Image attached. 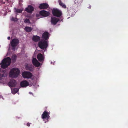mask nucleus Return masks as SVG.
Listing matches in <instances>:
<instances>
[{
	"mask_svg": "<svg viewBox=\"0 0 128 128\" xmlns=\"http://www.w3.org/2000/svg\"><path fill=\"white\" fill-rule=\"evenodd\" d=\"M11 62V59L9 57L4 59L0 63L1 67L3 69H5L10 65Z\"/></svg>",
	"mask_w": 128,
	"mask_h": 128,
	"instance_id": "f257e3e1",
	"label": "nucleus"
},
{
	"mask_svg": "<svg viewBox=\"0 0 128 128\" xmlns=\"http://www.w3.org/2000/svg\"><path fill=\"white\" fill-rule=\"evenodd\" d=\"M20 70L16 68H14L12 69L10 72V77L15 78L18 76L19 74Z\"/></svg>",
	"mask_w": 128,
	"mask_h": 128,
	"instance_id": "f03ea898",
	"label": "nucleus"
},
{
	"mask_svg": "<svg viewBox=\"0 0 128 128\" xmlns=\"http://www.w3.org/2000/svg\"><path fill=\"white\" fill-rule=\"evenodd\" d=\"M50 14L49 12L46 11L44 10L40 11L38 14H36V16L38 18L45 17L49 16Z\"/></svg>",
	"mask_w": 128,
	"mask_h": 128,
	"instance_id": "7ed1b4c3",
	"label": "nucleus"
},
{
	"mask_svg": "<svg viewBox=\"0 0 128 128\" xmlns=\"http://www.w3.org/2000/svg\"><path fill=\"white\" fill-rule=\"evenodd\" d=\"M38 45L39 47L41 49H46L48 46V40H42L38 42Z\"/></svg>",
	"mask_w": 128,
	"mask_h": 128,
	"instance_id": "20e7f679",
	"label": "nucleus"
},
{
	"mask_svg": "<svg viewBox=\"0 0 128 128\" xmlns=\"http://www.w3.org/2000/svg\"><path fill=\"white\" fill-rule=\"evenodd\" d=\"M53 16L57 17H60L62 14V12L57 8H54L52 11Z\"/></svg>",
	"mask_w": 128,
	"mask_h": 128,
	"instance_id": "39448f33",
	"label": "nucleus"
},
{
	"mask_svg": "<svg viewBox=\"0 0 128 128\" xmlns=\"http://www.w3.org/2000/svg\"><path fill=\"white\" fill-rule=\"evenodd\" d=\"M19 42V40L17 38L13 39L11 41L10 44L13 50L15 49V47L18 44Z\"/></svg>",
	"mask_w": 128,
	"mask_h": 128,
	"instance_id": "423d86ee",
	"label": "nucleus"
},
{
	"mask_svg": "<svg viewBox=\"0 0 128 128\" xmlns=\"http://www.w3.org/2000/svg\"><path fill=\"white\" fill-rule=\"evenodd\" d=\"M22 75L24 78H30L32 76V74L30 72L27 71L22 72Z\"/></svg>",
	"mask_w": 128,
	"mask_h": 128,
	"instance_id": "0eeeda50",
	"label": "nucleus"
},
{
	"mask_svg": "<svg viewBox=\"0 0 128 128\" xmlns=\"http://www.w3.org/2000/svg\"><path fill=\"white\" fill-rule=\"evenodd\" d=\"M50 112L46 111H45L43 112L42 115V118L44 120L45 119H46L48 120L50 117Z\"/></svg>",
	"mask_w": 128,
	"mask_h": 128,
	"instance_id": "6e6552de",
	"label": "nucleus"
},
{
	"mask_svg": "<svg viewBox=\"0 0 128 128\" xmlns=\"http://www.w3.org/2000/svg\"><path fill=\"white\" fill-rule=\"evenodd\" d=\"M49 7V5L48 4L43 3L40 4L38 8L40 9L44 10L47 9Z\"/></svg>",
	"mask_w": 128,
	"mask_h": 128,
	"instance_id": "1a4fd4ad",
	"label": "nucleus"
},
{
	"mask_svg": "<svg viewBox=\"0 0 128 128\" xmlns=\"http://www.w3.org/2000/svg\"><path fill=\"white\" fill-rule=\"evenodd\" d=\"M34 9V8L31 5H29L27 7L25 8V10L27 12L31 13L33 12Z\"/></svg>",
	"mask_w": 128,
	"mask_h": 128,
	"instance_id": "9d476101",
	"label": "nucleus"
},
{
	"mask_svg": "<svg viewBox=\"0 0 128 128\" xmlns=\"http://www.w3.org/2000/svg\"><path fill=\"white\" fill-rule=\"evenodd\" d=\"M37 58L39 61L40 62H43L44 61V55H43L41 53H39L37 55Z\"/></svg>",
	"mask_w": 128,
	"mask_h": 128,
	"instance_id": "9b49d317",
	"label": "nucleus"
},
{
	"mask_svg": "<svg viewBox=\"0 0 128 128\" xmlns=\"http://www.w3.org/2000/svg\"><path fill=\"white\" fill-rule=\"evenodd\" d=\"M16 82L14 79L11 80L8 83L10 87H14L16 86Z\"/></svg>",
	"mask_w": 128,
	"mask_h": 128,
	"instance_id": "f8f14e48",
	"label": "nucleus"
},
{
	"mask_svg": "<svg viewBox=\"0 0 128 128\" xmlns=\"http://www.w3.org/2000/svg\"><path fill=\"white\" fill-rule=\"evenodd\" d=\"M51 22L54 25H56L60 20L58 18L52 17L51 18Z\"/></svg>",
	"mask_w": 128,
	"mask_h": 128,
	"instance_id": "ddd939ff",
	"label": "nucleus"
},
{
	"mask_svg": "<svg viewBox=\"0 0 128 128\" xmlns=\"http://www.w3.org/2000/svg\"><path fill=\"white\" fill-rule=\"evenodd\" d=\"M20 86L21 87L24 88L29 85V83L26 80H23L20 82Z\"/></svg>",
	"mask_w": 128,
	"mask_h": 128,
	"instance_id": "4468645a",
	"label": "nucleus"
},
{
	"mask_svg": "<svg viewBox=\"0 0 128 128\" xmlns=\"http://www.w3.org/2000/svg\"><path fill=\"white\" fill-rule=\"evenodd\" d=\"M32 63L36 67L39 66L40 64L37 60L36 58H33Z\"/></svg>",
	"mask_w": 128,
	"mask_h": 128,
	"instance_id": "2eb2a0df",
	"label": "nucleus"
},
{
	"mask_svg": "<svg viewBox=\"0 0 128 128\" xmlns=\"http://www.w3.org/2000/svg\"><path fill=\"white\" fill-rule=\"evenodd\" d=\"M49 33L47 32H45L44 33L42 36V38L44 40H48L49 38Z\"/></svg>",
	"mask_w": 128,
	"mask_h": 128,
	"instance_id": "dca6fc26",
	"label": "nucleus"
},
{
	"mask_svg": "<svg viewBox=\"0 0 128 128\" xmlns=\"http://www.w3.org/2000/svg\"><path fill=\"white\" fill-rule=\"evenodd\" d=\"M40 39V37L37 35L34 36L32 38V40L35 42H37L39 41Z\"/></svg>",
	"mask_w": 128,
	"mask_h": 128,
	"instance_id": "f3484780",
	"label": "nucleus"
},
{
	"mask_svg": "<svg viewBox=\"0 0 128 128\" xmlns=\"http://www.w3.org/2000/svg\"><path fill=\"white\" fill-rule=\"evenodd\" d=\"M25 68L26 70H29L30 71H32L33 70V69L32 68V66L30 64H27L25 66Z\"/></svg>",
	"mask_w": 128,
	"mask_h": 128,
	"instance_id": "a211bd4d",
	"label": "nucleus"
},
{
	"mask_svg": "<svg viewBox=\"0 0 128 128\" xmlns=\"http://www.w3.org/2000/svg\"><path fill=\"white\" fill-rule=\"evenodd\" d=\"M82 1V0H75L74 2L78 6H80Z\"/></svg>",
	"mask_w": 128,
	"mask_h": 128,
	"instance_id": "6ab92c4d",
	"label": "nucleus"
},
{
	"mask_svg": "<svg viewBox=\"0 0 128 128\" xmlns=\"http://www.w3.org/2000/svg\"><path fill=\"white\" fill-rule=\"evenodd\" d=\"M59 5L62 6V8H66V5L63 3L62 2L61 0H59L58 1Z\"/></svg>",
	"mask_w": 128,
	"mask_h": 128,
	"instance_id": "aec40b11",
	"label": "nucleus"
},
{
	"mask_svg": "<svg viewBox=\"0 0 128 128\" xmlns=\"http://www.w3.org/2000/svg\"><path fill=\"white\" fill-rule=\"evenodd\" d=\"M24 30L26 32H29L31 31L32 28L31 27L26 26Z\"/></svg>",
	"mask_w": 128,
	"mask_h": 128,
	"instance_id": "412c9836",
	"label": "nucleus"
},
{
	"mask_svg": "<svg viewBox=\"0 0 128 128\" xmlns=\"http://www.w3.org/2000/svg\"><path fill=\"white\" fill-rule=\"evenodd\" d=\"M14 9L16 14L21 13L22 12V10L21 9H18L16 8H14Z\"/></svg>",
	"mask_w": 128,
	"mask_h": 128,
	"instance_id": "4be33fe9",
	"label": "nucleus"
},
{
	"mask_svg": "<svg viewBox=\"0 0 128 128\" xmlns=\"http://www.w3.org/2000/svg\"><path fill=\"white\" fill-rule=\"evenodd\" d=\"M19 90L18 88H14L12 90V94H15L17 93Z\"/></svg>",
	"mask_w": 128,
	"mask_h": 128,
	"instance_id": "5701e85b",
	"label": "nucleus"
},
{
	"mask_svg": "<svg viewBox=\"0 0 128 128\" xmlns=\"http://www.w3.org/2000/svg\"><path fill=\"white\" fill-rule=\"evenodd\" d=\"M24 22L26 24L28 23L30 24L31 23L29 20L27 18L25 19Z\"/></svg>",
	"mask_w": 128,
	"mask_h": 128,
	"instance_id": "b1692460",
	"label": "nucleus"
},
{
	"mask_svg": "<svg viewBox=\"0 0 128 128\" xmlns=\"http://www.w3.org/2000/svg\"><path fill=\"white\" fill-rule=\"evenodd\" d=\"M11 20L14 22L17 21L18 20L17 18H14L13 17H12L11 19Z\"/></svg>",
	"mask_w": 128,
	"mask_h": 128,
	"instance_id": "393cba45",
	"label": "nucleus"
},
{
	"mask_svg": "<svg viewBox=\"0 0 128 128\" xmlns=\"http://www.w3.org/2000/svg\"><path fill=\"white\" fill-rule=\"evenodd\" d=\"M31 124V123H30L28 122L26 124V125L28 126H30V124Z\"/></svg>",
	"mask_w": 128,
	"mask_h": 128,
	"instance_id": "a878e982",
	"label": "nucleus"
},
{
	"mask_svg": "<svg viewBox=\"0 0 128 128\" xmlns=\"http://www.w3.org/2000/svg\"><path fill=\"white\" fill-rule=\"evenodd\" d=\"M71 10H69V11H68V12L69 13V14H70V12H71Z\"/></svg>",
	"mask_w": 128,
	"mask_h": 128,
	"instance_id": "bb28decb",
	"label": "nucleus"
},
{
	"mask_svg": "<svg viewBox=\"0 0 128 128\" xmlns=\"http://www.w3.org/2000/svg\"><path fill=\"white\" fill-rule=\"evenodd\" d=\"M10 36H8V37L7 38L8 40H10Z\"/></svg>",
	"mask_w": 128,
	"mask_h": 128,
	"instance_id": "cd10ccee",
	"label": "nucleus"
},
{
	"mask_svg": "<svg viewBox=\"0 0 128 128\" xmlns=\"http://www.w3.org/2000/svg\"><path fill=\"white\" fill-rule=\"evenodd\" d=\"M91 6H90L89 7H88V8H91Z\"/></svg>",
	"mask_w": 128,
	"mask_h": 128,
	"instance_id": "c85d7f7f",
	"label": "nucleus"
},
{
	"mask_svg": "<svg viewBox=\"0 0 128 128\" xmlns=\"http://www.w3.org/2000/svg\"><path fill=\"white\" fill-rule=\"evenodd\" d=\"M2 3L3 4H4L5 3V2H4L3 1H2Z\"/></svg>",
	"mask_w": 128,
	"mask_h": 128,
	"instance_id": "c756f323",
	"label": "nucleus"
},
{
	"mask_svg": "<svg viewBox=\"0 0 128 128\" xmlns=\"http://www.w3.org/2000/svg\"><path fill=\"white\" fill-rule=\"evenodd\" d=\"M27 17H28L29 18H30V17H31V15H30L29 16H27Z\"/></svg>",
	"mask_w": 128,
	"mask_h": 128,
	"instance_id": "7c9ffc66",
	"label": "nucleus"
},
{
	"mask_svg": "<svg viewBox=\"0 0 128 128\" xmlns=\"http://www.w3.org/2000/svg\"><path fill=\"white\" fill-rule=\"evenodd\" d=\"M67 8V10H68V8Z\"/></svg>",
	"mask_w": 128,
	"mask_h": 128,
	"instance_id": "2f4dec72",
	"label": "nucleus"
},
{
	"mask_svg": "<svg viewBox=\"0 0 128 128\" xmlns=\"http://www.w3.org/2000/svg\"><path fill=\"white\" fill-rule=\"evenodd\" d=\"M17 118H20V117H17Z\"/></svg>",
	"mask_w": 128,
	"mask_h": 128,
	"instance_id": "473e14b6",
	"label": "nucleus"
},
{
	"mask_svg": "<svg viewBox=\"0 0 128 128\" xmlns=\"http://www.w3.org/2000/svg\"><path fill=\"white\" fill-rule=\"evenodd\" d=\"M30 94H32V93H30Z\"/></svg>",
	"mask_w": 128,
	"mask_h": 128,
	"instance_id": "72a5a7b5",
	"label": "nucleus"
}]
</instances>
